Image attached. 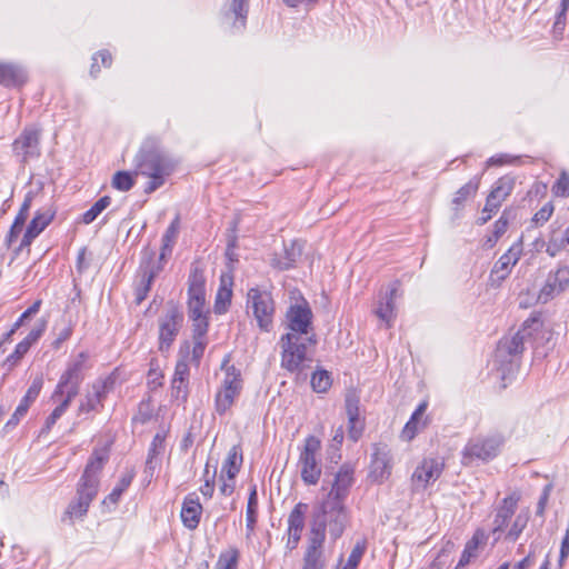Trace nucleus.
Wrapping results in <instances>:
<instances>
[{"label":"nucleus","instance_id":"nucleus-1","mask_svg":"<svg viewBox=\"0 0 569 569\" xmlns=\"http://www.w3.org/2000/svg\"><path fill=\"white\" fill-rule=\"evenodd\" d=\"M137 173L147 176L150 181L144 191L151 193L164 183V178L173 170V162L164 153L156 139H147L136 156Z\"/></svg>","mask_w":569,"mask_h":569},{"label":"nucleus","instance_id":"nucleus-2","mask_svg":"<svg viewBox=\"0 0 569 569\" xmlns=\"http://www.w3.org/2000/svg\"><path fill=\"white\" fill-rule=\"evenodd\" d=\"M108 459L109 455L106 450H93L78 483L77 499L69 505L66 511L70 518H80L88 512V508L91 501L96 498L98 493L100 482L99 473L103 469V466L108 461Z\"/></svg>","mask_w":569,"mask_h":569},{"label":"nucleus","instance_id":"nucleus-3","mask_svg":"<svg viewBox=\"0 0 569 569\" xmlns=\"http://www.w3.org/2000/svg\"><path fill=\"white\" fill-rule=\"evenodd\" d=\"M312 520H319L322 528L328 531L330 538L336 541L339 539L349 523V513L345 501L325 499L312 512Z\"/></svg>","mask_w":569,"mask_h":569},{"label":"nucleus","instance_id":"nucleus-4","mask_svg":"<svg viewBox=\"0 0 569 569\" xmlns=\"http://www.w3.org/2000/svg\"><path fill=\"white\" fill-rule=\"evenodd\" d=\"M281 346V367L291 373H296L297 380H306L307 373V347L300 341V336L296 333H286L280 339Z\"/></svg>","mask_w":569,"mask_h":569},{"label":"nucleus","instance_id":"nucleus-5","mask_svg":"<svg viewBox=\"0 0 569 569\" xmlns=\"http://www.w3.org/2000/svg\"><path fill=\"white\" fill-rule=\"evenodd\" d=\"M542 322L538 316L526 319L521 328L511 337H503L499 340L496 358L500 362L506 361L507 357H516L523 352L525 342L531 338L533 332L538 331Z\"/></svg>","mask_w":569,"mask_h":569},{"label":"nucleus","instance_id":"nucleus-6","mask_svg":"<svg viewBox=\"0 0 569 569\" xmlns=\"http://www.w3.org/2000/svg\"><path fill=\"white\" fill-rule=\"evenodd\" d=\"M89 358L88 352L81 351L77 357L72 358L60 376L56 390L52 397L68 395L69 399H74L80 390V386L84 380V373L88 369L87 360Z\"/></svg>","mask_w":569,"mask_h":569},{"label":"nucleus","instance_id":"nucleus-7","mask_svg":"<svg viewBox=\"0 0 569 569\" xmlns=\"http://www.w3.org/2000/svg\"><path fill=\"white\" fill-rule=\"evenodd\" d=\"M247 308L252 310L258 327L262 331H270L274 315V301L271 292L258 287L250 288L247 293Z\"/></svg>","mask_w":569,"mask_h":569},{"label":"nucleus","instance_id":"nucleus-8","mask_svg":"<svg viewBox=\"0 0 569 569\" xmlns=\"http://www.w3.org/2000/svg\"><path fill=\"white\" fill-rule=\"evenodd\" d=\"M321 449V441L315 436L305 439L303 448L299 455L298 467L302 481L308 486L318 483L321 477V463L317 458Z\"/></svg>","mask_w":569,"mask_h":569},{"label":"nucleus","instance_id":"nucleus-9","mask_svg":"<svg viewBox=\"0 0 569 569\" xmlns=\"http://www.w3.org/2000/svg\"><path fill=\"white\" fill-rule=\"evenodd\" d=\"M188 316L199 318L208 316L206 310V277L203 269L196 262L191 264L188 278Z\"/></svg>","mask_w":569,"mask_h":569},{"label":"nucleus","instance_id":"nucleus-10","mask_svg":"<svg viewBox=\"0 0 569 569\" xmlns=\"http://www.w3.org/2000/svg\"><path fill=\"white\" fill-rule=\"evenodd\" d=\"M500 436H477L471 438L462 450V465H471L475 460L493 459L502 445Z\"/></svg>","mask_w":569,"mask_h":569},{"label":"nucleus","instance_id":"nucleus-11","mask_svg":"<svg viewBox=\"0 0 569 569\" xmlns=\"http://www.w3.org/2000/svg\"><path fill=\"white\" fill-rule=\"evenodd\" d=\"M183 312L174 302L170 301L166 312L158 319L159 350L161 352L170 349L183 326Z\"/></svg>","mask_w":569,"mask_h":569},{"label":"nucleus","instance_id":"nucleus-12","mask_svg":"<svg viewBox=\"0 0 569 569\" xmlns=\"http://www.w3.org/2000/svg\"><path fill=\"white\" fill-rule=\"evenodd\" d=\"M567 290H569V264L559 263L556 270L549 271L538 293V302L548 303Z\"/></svg>","mask_w":569,"mask_h":569},{"label":"nucleus","instance_id":"nucleus-13","mask_svg":"<svg viewBox=\"0 0 569 569\" xmlns=\"http://www.w3.org/2000/svg\"><path fill=\"white\" fill-rule=\"evenodd\" d=\"M445 463L439 458H425L415 469L411 476L413 492L425 490L430 483L439 479Z\"/></svg>","mask_w":569,"mask_h":569},{"label":"nucleus","instance_id":"nucleus-14","mask_svg":"<svg viewBox=\"0 0 569 569\" xmlns=\"http://www.w3.org/2000/svg\"><path fill=\"white\" fill-rule=\"evenodd\" d=\"M519 500L520 495L512 492L503 498L501 503L495 509L491 527V533L495 537V541L500 540L501 535L505 532L511 518L515 516Z\"/></svg>","mask_w":569,"mask_h":569},{"label":"nucleus","instance_id":"nucleus-15","mask_svg":"<svg viewBox=\"0 0 569 569\" xmlns=\"http://www.w3.org/2000/svg\"><path fill=\"white\" fill-rule=\"evenodd\" d=\"M40 132L34 128H26L14 140L12 148L16 156L21 158V162H27L30 158L38 157Z\"/></svg>","mask_w":569,"mask_h":569},{"label":"nucleus","instance_id":"nucleus-16","mask_svg":"<svg viewBox=\"0 0 569 569\" xmlns=\"http://www.w3.org/2000/svg\"><path fill=\"white\" fill-rule=\"evenodd\" d=\"M43 386V377L42 375H38L32 380L30 387L27 390V393L21 399L19 406L16 411L11 416V418L7 421L3 427L4 432H9L12 428H14L20 419L28 412L30 405L38 398Z\"/></svg>","mask_w":569,"mask_h":569},{"label":"nucleus","instance_id":"nucleus-17","mask_svg":"<svg viewBox=\"0 0 569 569\" xmlns=\"http://www.w3.org/2000/svg\"><path fill=\"white\" fill-rule=\"evenodd\" d=\"M287 319L291 333L307 335L311 327L312 311L308 303L303 301L300 305L291 306L287 311Z\"/></svg>","mask_w":569,"mask_h":569},{"label":"nucleus","instance_id":"nucleus-18","mask_svg":"<svg viewBox=\"0 0 569 569\" xmlns=\"http://www.w3.org/2000/svg\"><path fill=\"white\" fill-rule=\"evenodd\" d=\"M54 217V212L50 210H38L27 227L19 247L16 249V254L24 248L30 247L32 241L50 224Z\"/></svg>","mask_w":569,"mask_h":569},{"label":"nucleus","instance_id":"nucleus-19","mask_svg":"<svg viewBox=\"0 0 569 569\" xmlns=\"http://www.w3.org/2000/svg\"><path fill=\"white\" fill-rule=\"evenodd\" d=\"M392 459L386 447L376 445L370 463V477L377 482H383L391 475Z\"/></svg>","mask_w":569,"mask_h":569},{"label":"nucleus","instance_id":"nucleus-20","mask_svg":"<svg viewBox=\"0 0 569 569\" xmlns=\"http://www.w3.org/2000/svg\"><path fill=\"white\" fill-rule=\"evenodd\" d=\"M355 468L351 463H343L335 477V482L327 498L345 501L353 485Z\"/></svg>","mask_w":569,"mask_h":569},{"label":"nucleus","instance_id":"nucleus-21","mask_svg":"<svg viewBox=\"0 0 569 569\" xmlns=\"http://www.w3.org/2000/svg\"><path fill=\"white\" fill-rule=\"evenodd\" d=\"M348 417V437L353 442L358 441L365 430V422L360 418L359 399L355 395H347L345 399Z\"/></svg>","mask_w":569,"mask_h":569},{"label":"nucleus","instance_id":"nucleus-22","mask_svg":"<svg viewBox=\"0 0 569 569\" xmlns=\"http://www.w3.org/2000/svg\"><path fill=\"white\" fill-rule=\"evenodd\" d=\"M152 257L153 253H150L149 261H147L146 263L143 262L140 266L141 277L139 283L136 287L134 292L137 305H140L147 298L156 276L162 269V266L160 263L158 266L152 263Z\"/></svg>","mask_w":569,"mask_h":569},{"label":"nucleus","instance_id":"nucleus-23","mask_svg":"<svg viewBox=\"0 0 569 569\" xmlns=\"http://www.w3.org/2000/svg\"><path fill=\"white\" fill-rule=\"evenodd\" d=\"M522 249L521 240L515 242L495 263L491 276H496L498 280H505L509 276L512 267L519 261Z\"/></svg>","mask_w":569,"mask_h":569},{"label":"nucleus","instance_id":"nucleus-24","mask_svg":"<svg viewBox=\"0 0 569 569\" xmlns=\"http://www.w3.org/2000/svg\"><path fill=\"white\" fill-rule=\"evenodd\" d=\"M189 319L192 321L193 333V348L191 356L192 360L198 365L203 356L207 346L206 335L209 327L208 316H199V318L189 317Z\"/></svg>","mask_w":569,"mask_h":569},{"label":"nucleus","instance_id":"nucleus-25","mask_svg":"<svg viewBox=\"0 0 569 569\" xmlns=\"http://www.w3.org/2000/svg\"><path fill=\"white\" fill-rule=\"evenodd\" d=\"M108 380H97L92 383L91 392H89L79 405V415L99 411V409L103 407L102 401L108 392Z\"/></svg>","mask_w":569,"mask_h":569},{"label":"nucleus","instance_id":"nucleus-26","mask_svg":"<svg viewBox=\"0 0 569 569\" xmlns=\"http://www.w3.org/2000/svg\"><path fill=\"white\" fill-rule=\"evenodd\" d=\"M326 540V530L319 520H311L310 536L303 560L322 561V548Z\"/></svg>","mask_w":569,"mask_h":569},{"label":"nucleus","instance_id":"nucleus-27","mask_svg":"<svg viewBox=\"0 0 569 569\" xmlns=\"http://www.w3.org/2000/svg\"><path fill=\"white\" fill-rule=\"evenodd\" d=\"M202 513V506L196 493H189L186 496L181 507V521L189 530H194L200 522Z\"/></svg>","mask_w":569,"mask_h":569},{"label":"nucleus","instance_id":"nucleus-28","mask_svg":"<svg viewBox=\"0 0 569 569\" xmlns=\"http://www.w3.org/2000/svg\"><path fill=\"white\" fill-rule=\"evenodd\" d=\"M229 362L230 356L228 355L223 358L220 367L221 370L224 371V377L219 388L241 392L243 389L241 371L234 365H230Z\"/></svg>","mask_w":569,"mask_h":569},{"label":"nucleus","instance_id":"nucleus-29","mask_svg":"<svg viewBox=\"0 0 569 569\" xmlns=\"http://www.w3.org/2000/svg\"><path fill=\"white\" fill-rule=\"evenodd\" d=\"M27 81L24 69L14 63L0 62V84L7 88L20 87Z\"/></svg>","mask_w":569,"mask_h":569},{"label":"nucleus","instance_id":"nucleus-30","mask_svg":"<svg viewBox=\"0 0 569 569\" xmlns=\"http://www.w3.org/2000/svg\"><path fill=\"white\" fill-rule=\"evenodd\" d=\"M515 184L516 178L513 176L506 174L495 182L492 190L487 198L501 207L502 202L511 194L515 189Z\"/></svg>","mask_w":569,"mask_h":569},{"label":"nucleus","instance_id":"nucleus-31","mask_svg":"<svg viewBox=\"0 0 569 569\" xmlns=\"http://www.w3.org/2000/svg\"><path fill=\"white\" fill-rule=\"evenodd\" d=\"M398 287L397 283H393L389 291L386 293L385 301H381L378 308L375 310V315L386 322L387 327L390 328L392 326V321L396 317L395 313V300L397 297Z\"/></svg>","mask_w":569,"mask_h":569},{"label":"nucleus","instance_id":"nucleus-32","mask_svg":"<svg viewBox=\"0 0 569 569\" xmlns=\"http://www.w3.org/2000/svg\"><path fill=\"white\" fill-rule=\"evenodd\" d=\"M249 9V0H232L224 17L227 19L233 18V28L242 30L246 27L247 16Z\"/></svg>","mask_w":569,"mask_h":569},{"label":"nucleus","instance_id":"nucleus-33","mask_svg":"<svg viewBox=\"0 0 569 569\" xmlns=\"http://www.w3.org/2000/svg\"><path fill=\"white\" fill-rule=\"evenodd\" d=\"M309 506L305 502H298L288 516L287 533L301 535L305 528L306 513Z\"/></svg>","mask_w":569,"mask_h":569},{"label":"nucleus","instance_id":"nucleus-34","mask_svg":"<svg viewBox=\"0 0 569 569\" xmlns=\"http://www.w3.org/2000/svg\"><path fill=\"white\" fill-rule=\"evenodd\" d=\"M240 393L241 392L218 388L214 395L216 412L220 417L224 416L228 411H230V409L234 405V401L239 398Z\"/></svg>","mask_w":569,"mask_h":569},{"label":"nucleus","instance_id":"nucleus-35","mask_svg":"<svg viewBox=\"0 0 569 569\" xmlns=\"http://www.w3.org/2000/svg\"><path fill=\"white\" fill-rule=\"evenodd\" d=\"M242 463V453L239 449V447L233 446L230 451L228 452V457L226 461L223 462L222 469H221V478H223V475L229 480H233L237 476V473L240 471V467Z\"/></svg>","mask_w":569,"mask_h":569},{"label":"nucleus","instance_id":"nucleus-36","mask_svg":"<svg viewBox=\"0 0 569 569\" xmlns=\"http://www.w3.org/2000/svg\"><path fill=\"white\" fill-rule=\"evenodd\" d=\"M164 441H166V433L164 432H157L151 441L148 458L146 461V470L153 471L158 462V457L161 456L164 451Z\"/></svg>","mask_w":569,"mask_h":569},{"label":"nucleus","instance_id":"nucleus-37","mask_svg":"<svg viewBox=\"0 0 569 569\" xmlns=\"http://www.w3.org/2000/svg\"><path fill=\"white\" fill-rule=\"evenodd\" d=\"M562 250H569V226L562 234H558L553 230L546 248V252L550 257H556Z\"/></svg>","mask_w":569,"mask_h":569},{"label":"nucleus","instance_id":"nucleus-38","mask_svg":"<svg viewBox=\"0 0 569 569\" xmlns=\"http://www.w3.org/2000/svg\"><path fill=\"white\" fill-rule=\"evenodd\" d=\"M257 512H258V496H257V487L253 486L249 493L247 511H246V528H247L248 536H250L254 531V527L257 523Z\"/></svg>","mask_w":569,"mask_h":569},{"label":"nucleus","instance_id":"nucleus-39","mask_svg":"<svg viewBox=\"0 0 569 569\" xmlns=\"http://www.w3.org/2000/svg\"><path fill=\"white\" fill-rule=\"evenodd\" d=\"M310 385L312 390L317 393L327 392L332 385L331 372L322 368L317 369L311 375Z\"/></svg>","mask_w":569,"mask_h":569},{"label":"nucleus","instance_id":"nucleus-40","mask_svg":"<svg viewBox=\"0 0 569 569\" xmlns=\"http://www.w3.org/2000/svg\"><path fill=\"white\" fill-rule=\"evenodd\" d=\"M133 477H134L133 472L124 473L120 478V480L118 481L116 487L112 489V491L108 495V497H106V499L103 500V503H112V505L118 503V501L120 500L122 493L131 485V482L133 480Z\"/></svg>","mask_w":569,"mask_h":569},{"label":"nucleus","instance_id":"nucleus-41","mask_svg":"<svg viewBox=\"0 0 569 569\" xmlns=\"http://www.w3.org/2000/svg\"><path fill=\"white\" fill-rule=\"evenodd\" d=\"M480 180L475 177L469 182L463 184L455 194L452 203L457 207L461 206L469 197L477 193Z\"/></svg>","mask_w":569,"mask_h":569},{"label":"nucleus","instance_id":"nucleus-42","mask_svg":"<svg viewBox=\"0 0 569 569\" xmlns=\"http://www.w3.org/2000/svg\"><path fill=\"white\" fill-rule=\"evenodd\" d=\"M111 203V199L108 196L101 197L98 201H96L90 209H88L83 214L81 221L84 224H90L93 222L98 216L109 207Z\"/></svg>","mask_w":569,"mask_h":569},{"label":"nucleus","instance_id":"nucleus-43","mask_svg":"<svg viewBox=\"0 0 569 569\" xmlns=\"http://www.w3.org/2000/svg\"><path fill=\"white\" fill-rule=\"evenodd\" d=\"M529 521V513L528 512H520L513 520L510 529L505 536V539L511 542H515L518 540L525 528L527 527V523Z\"/></svg>","mask_w":569,"mask_h":569},{"label":"nucleus","instance_id":"nucleus-44","mask_svg":"<svg viewBox=\"0 0 569 569\" xmlns=\"http://www.w3.org/2000/svg\"><path fill=\"white\" fill-rule=\"evenodd\" d=\"M239 551L230 548L220 553L214 569H237Z\"/></svg>","mask_w":569,"mask_h":569},{"label":"nucleus","instance_id":"nucleus-45","mask_svg":"<svg viewBox=\"0 0 569 569\" xmlns=\"http://www.w3.org/2000/svg\"><path fill=\"white\" fill-rule=\"evenodd\" d=\"M301 254V249L296 248V244H292L290 249H286V256L283 259H273L272 266L277 267L280 270H288L293 267L297 258Z\"/></svg>","mask_w":569,"mask_h":569},{"label":"nucleus","instance_id":"nucleus-46","mask_svg":"<svg viewBox=\"0 0 569 569\" xmlns=\"http://www.w3.org/2000/svg\"><path fill=\"white\" fill-rule=\"evenodd\" d=\"M64 399L61 401L60 405H58L53 411L49 415V417L46 419L43 431H49L54 423L60 419V417L67 411L69 408L71 401L73 399H69L68 395H63Z\"/></svg>","mask_w":569,"mask_h":569},{"label":"nucleus","instance_id":"nucleus-47","mask_svg":"<svg viewBox=\"0 0 569 569\" xmlns=\"http://www.w3.org/2000/svg\"><path fill=\"white\" fill-rule=\"evenodd\" d=\"M232 291L229 288H219L214 302V310L217 313H223L227 311L231 302Z\"/></svg>","mask_w":569,"mask_h":569},{"label":"nucleus","instance_id":"nucleus-48","mask_svg":"<svg viewBox=\"0 0 569 569\" xmlns=\"http://www.w3.org/2000/svg\"><path fill=\"white\" fill-rule=\"evenodd\" d=\"M134 184L128 171H118L112 179V187L119 191H129Z\"/></svg>","mask_w":569,"mask_h":569},{"label":"nucleus","instance_id":"nucleus-49","mask_svg":"<svg viewBox=\"0 0 569 569\" xmlns=\"http://www.w3.org/2000/svg\"><path fill=\"white\" fill-rule=\"evenodd\" d=\"M189 395V381L171 380V397L181 402H186Z\"/></svg>","mask_w":569,"mask_h":569},{"label":"nucleus","instance_id":"nucleus-50","mask_svg":"<svg viewBox=\"0 0 569 569\" xmlns=\"http://www.w3.org/2000/svg\"><path fill=\"white\" fill-rule=\"evenodd\" d=\"M366 551L365 542H357V545L351 550L347 563L342 569H357L360 563V560Z\"/></svg>","mask_w":569,"mask_h":569},{"label":"nucleus","instance_id":"nucleus-51","mask_svg":"<svg viewBox=\"0 0 569 569\" xmlns=\"http://www.w3.org/2000/svg\"><path fill=\"white\" fill-rule=\"evenodd\" d=\"M29 351L24 343L21 341L16 346L14 351L10 353L3 361V366H8V370H11L17 363L23 358Z\"/></svg>","mask_w":569,"mask_h":569},{"label":"nucleus","instance_id":"nucleus-52","mask_svg":"<svg viewBox=\"0 0 569 569\" xmlns=\"http://www.w3.org/2000/svg\"><path fill=\"white\" fill-rule=\"evenodd\" d=\"M513 217L512 209H505L500 218L493 224V231L497 237H501L508 229L509 220Z\"/></svg>","mask_w":569,"mask_h":569},{"label":"nucleus","instance_id":"nucleus-53","mask_svg":"<svg viewBox=\"0 0 569 569\" xmlns=\"http://www.w3.org/2000/svg\"><path fill=\"white\" fill-rule=\"evenodd\" d=\"M552 192L557 197L566 198L569 196V174L561 172L552 187Z\"/></svg>","mask_w":569,"mask_h":569},{"label":"nucleus","instance_id":"nucleus-54","mask_svg":"<svg viewBox=\"0 0 569 569\" xmlns=\"http://www.w3.org/2000/svg\"><path fill=\"white\" fill-rule=\"evenodd\" d=\"M204 483L200 487V492L202 496L207 498H211L214 492V477H216V470L213 471L212 476L209 475V463L207 462L204 468Z\"/></svg>","mask_w":569,"mask_h":569},{"label":"nucleus","instance_id":"nucleus-55","mask_svg":"<svg viewBox=\"0 0 569 569\" xmlns=\"http://www.w3.org/2000/svg\"><path fill=\"white\" fill-rule=\"evenodd\" d=\"M487 539L488 535L486 533V531L482 529H478L473 533L472 538L467 542L465 548L477 556L479 546L485 545Z\"/></svg>","mask_w":569,"mask_h":569},{"label":"nucleus","instance_id":"nucleus-56","mask_svg":"<svg viewBox=\"0 0 569 569\" xmlns=\"http://www.w3.org/2000/svg\"><path fill=\"white\" fill-rule=\"evenodd\" d=\"M47 322L42 320L40 323H38L29 333L28 336L21 341L26 345L28 349L31 348V346L38 341V339L42 336V333L46 330Z\"/></svg>","mask_w":569,"mask_h":569},{"label":"nucleus","instance_id":"nucleus-57","mask_svg":"<svg viewBox=\"0 0 569 569\" xmlns=\"http://www.w3.org/2000/svg\"><path fill=\"white\" fill-rule=\"evenodd\" d=\"M500 209L495 202L490 201L488 198L486 199V204L482 209L481 217L478 218L477 223L482 226L487 223L493 214L498 212Z\"/></svg>","mask_w":569,"mask_h":569},{"label":"nucleus","instance_id":"nucleus-58","mask_svg":"<svg viewBox=\"0 0 569 569\" xmlns=\"http://www.w3.org/2000/svg\"><path fill=\"white\" fill-rule=\"evenodd\" d=\"M40 306L41 300H37L24 312H22L18 320L13 323V330H18L27 319L38 313Z\"/></svg>","mask_w":569,"mask_h":569},{"label":"nucleus","instance_id":"nucleus-59","mask_svg":"<svg viewBox=\"0 0 569 569\" xmlns=\"http://www.w3.org/2000/svg\"><path fill=\"white\" fill-rule=\"evenodd\" d=\"M180 227V219L179 217H176L172 222L167 228L164 234L162 236V242L172 243L174 244V241L177 239L178 232Z\"/></svg>","mask_w":569,"mask_h":569},{"label":"nucleus","instance_id":"nucleus-60","mask_svg":"<svg viewBox=\"0 0 569 569\" xmlns=\"http://www.w3.org/2000/svg\"><path fill=\"white\" fill-rule=\"evenodd\" d=\"M553 212V206L551 202L546 203L539 211H537L532 218L536 224H542L547 222Z\"/></svg>","mask_w":569,"mask_h":569},{"label":"nucleus","instance_id":"nucleus-61","mask_svg":"<svg viewBox=\"0 0 569 569\" xmlns=\"http://www.w3.org/2000/svg\"><path fill=\"white\" fill-rule=\"evenodd\" d=\"M190 369L188 362L182 359L177 361L172 379L189 381Z\"/></svg>","mask_w":569,"mask_h":569},{"label":"nucleus","instance_id":"nucleus-62","mask_svg":"<svg viewBox=\"0 0 569 569\" xmlns=\"http://www.w3.org/2000/svg\"><path fill=\"white\" fill-rule=\"evenodd\" d=\"M418 421H419L418 418H416L413 416L410 417L409 421L405 425V427L402 429V432H401L402 439L410 441L411 439L415 438V436L417 433Z\"/></svg>","mask_w":569,"mask_h":569},{"label":"nucleus","instance_id":"nucleus-63","mask_svg":"<svg viewBox=\"0 0 569 569\" xmlns=\"http://www.w3.org/2000/svg\"><path fill=\"white\" fill-rule=\"evenodd\" d=\"M31 203H32V194L31 193H28L26 197H24V200L20 207V210L19 212L17 213L14 220L17 221H20L22 223H26L28 217H29V210L31 208Z\"/></svg>","mask_w":569,"mask_h":569},{"label":"nucleus","instance_id":"nucleus-64","mask_svg":"<svg viewBox=\"0 0 569 569\" xmlns=\"http://www.w3.org/2000/svg\"><path fill=\"white\" fill-rule=\"evenodd\" d=\"M72 331H73V328L70 323H68L63 328H61L57 335V338L52 342V347L54 349H59L61 347V345L71 337Z\"/></svg>","mask_w":569,"mask_h":569}]
</instances>
